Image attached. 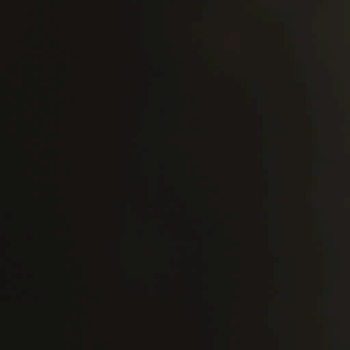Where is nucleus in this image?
Returning <instances> with one entry per match:
<instances>
[{
	"label": "nucleus",
	"mask_w": 350,
	"mask_h": 350,
	"mask_svg": "<svg viewBox=\"0 0 350 350\" xmlns=\"http://www.w3.org/2000/svg\"><path fill=\"white\" fill-rule=\"evenodd\" d=\"M18 53L19 55H23V50L21 48L18 49Z\"/></svg>",
	"instance_id": "obj_1"
},
{
	"label": "nucleus",
	"mask_w": 350,
	"mask_h": 350,
	"mask_svg": "<svg viewBox=\"0 0 350 350\" xmlns=\"http://www.w3.org/2000/svg\"><path fill=\"white\" fill-rule=\"evenodd\" d=\"M17 146H18V148L20 150H22V146H21V142H20V143H18V144H17Z\"/></svg>",
	"instance_id": "obj_2"
},
{
	"label": "nucleus",
	"mask_w": 350,
	"mask_h": 350,
	"mask_svg": "<svg viewBox=\"0 0 350 350\" xmlns=\"http://www.w3.org/2000/svg\"><path fill=\"white\" fill-rule=\"evenodd\" d=\"M18 111H19L20 113H22V112L23 113V111L22 110V109H21V106H18Z\"/></svg>",
	"instance_id": "obj_3"
},
{
	"label": "nucleus",
	"mask_w": 350,
	"mask_h": 350,
	"mask_svg": "<svg viewBox=\"0 0 350 350\" xmlns=\"http://www.w3.org/2000/svg\"><path fill=\"white\" fill-rule=\"evenodd\" d=\"M18 44H21L23 43V40H22V39L18 38Z\"/></svg>",
	"instance_id": "obj_4"
},
{
	"label": "nucleus",
	"mask_w": 350,
	"mask_h": 350,
	"mask_svg": "<svg viewBox=\"0 0 350 350\" xmlns=\"http://www.w3.org/2000/svg\"><path fill=\"white\" fill-rule=\"evenodd\" d=\"M16 92H17V94L18 95V94H19V93H20V92H19V91H18V90H16Z\"/></svg>",
	"instance_id": "obj_5"
}]
</instances>
